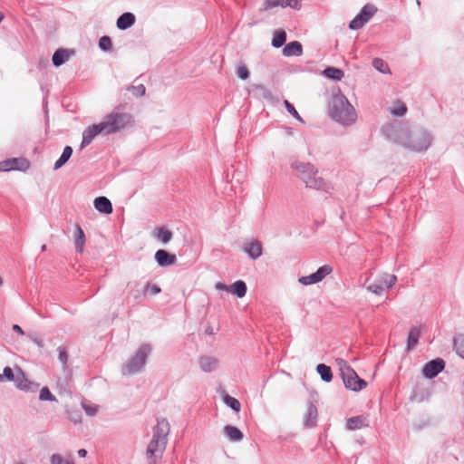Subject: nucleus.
Segmentation results:
<instances>
[{
  "instance_id": "1",
  "label": "nucleus",
  "mask_w": 464,
  "mask_h": 464,
  "mask_svg": "<svg viewBox=\"0 0 464 464\" xmlns=\"http://www.w3.org/2000/svg\"><path fill=\"white\" fill-rule=\"evenodd\" d=\"M386 139L412 152L427 151L433 144L434 137L421 126H411L402 121H393L382 127Z\"/></svg>"
},
{
  "instance_id": "2",
  "label": "nucleus",
  "mask_w": 464,
  "mask_h": 464,
  "mask_svg": "<svg viewBox=\"0 0 464 464\" xmlns=\"http://www.w3.org/2000/svg\"><path fill=\"white\" fill-rule=\"evenodd\" d=\"M328 111L331 119L343 126H350L357 120L355 109L340 91L332 95Z\"/></svg>"
},
{
  "instance_id": "3",
  "label": "nucleus",
  "mask_w": 464,
  "mask_h": 464,
  "mask_svg": "<svg viewBox=\"0 0 464 464\" xmlns=\"http://www.w3.org/2000/svg\"><path fill=\"white\" fill-rule=\"evenodd\" d=\"M169 432V422L166 420H158L146 450L149 464H157V460L162 457L168 443Z\"/></svg>"
},
{
  "instance_id": "4",
  "label": "nucleus",
  "mask_w": 464,
  "mask_h": 464,
  "mask_svg": "<svg viewBox=\"0 0 464 464\" xmlns=\"http://www.w3.org/2000/svg\"><path fill=\"white\" fill-rule=\"evenodd\" d=\"M297 176L306 187L329 193L333 189L331 183L318 176V169L311 163L295 160L291 164Z\"/></svg>"
},
{
  "instance_id": "5",
  "label": "nucleus",
  "mask_w": 464,
  "mask_h": 464,
  "mask_svg": "<svg viewBox=\"0 0 464 464\" xmlns=\"http://www.w3.org/2000/svg\"><path fill=\"white\" fill-rule=\"evenodd\" d=\"M131 123L132 116L130 114L116 110L105 115L103 120L100 122L104 135L119 132L131 125Z\"/></svg>"
},
{
  "instance_id": "6",
  "label": "nucleus",
  "mask_w": 464,
  "mask_h": 464,
  "mask_svg": "<svg viewBox=\"0 0 464 464\" xmlns=\"http://www.w3.org/2000/svg\"><path fill=\"white\" fill-rule=\"evenodd\" d=\"M335 362L339 368L343 384L346 389L359 392L367 386V382L361 379L356 372L343 358H337Z\"/></svg>"
},
{
  "instance_id": "7",
  "label": "nucleus",
  "mask_w": 464,
  "mask_h": 464,
  "mask_svg": "<svg viewBox=\"0 0 464 464\" xmlns=\"http://www.w3.org/2000/svg\"><path fill=\"white\" fill-rule=\"evenodd\" d=\"M151 352V346L148 343L141 344L134 354L122 366L123 375H131L141 372L146 364L147 358Z\"/></svg>"
},
{
  "instance_id": "8",
  "label": "nucleus",
  "mask_w": 464,
  "mask_h": 464,
  "mask_svg": "<svg viewBox=\"0 0 464 464\" xmlns=\"http://www.w3.org/2000/svg\"><path fill=\"white\" fill-rule=\"evenodd\" d=\"M396 281V276L384 273L378 276L372 283L367 285L366 289L369 292L380 295L385 289L392 288Z\"/></svg>"
},
{
  "instance_id": "9",
  "label": "nucleus",
  "mask_w": 464,
  "mask_h": 464,
  "mask_svg": "<svg viewBox=\"0 0 464 464\" xmlns=\"http://www.w3.org/2000/svg\"><path fill=\"white\" fill-rule=\"evenodd\" d=\"M377 11L378 8L374 5L366 4L359 14L349 23V28L354 31L362 28Z\"/></svg>"
},
{
  "instance_id": "10",
  "label": "nucleus",
  "mask_w": 464,
  "mask_h": 464,
  "mask_svg": "<svg viewBox=\"0 0 464 464\" xmlns=\"http://www.w3.org/2000/svg\"><path fill=\"white\" fill-rule=\"evenodd\" d=\"M333 268L329 265H324L317 269L316 272L299 277L298 282L303 285H310L321 282L325 276L330 275Z\"/></svg>"
},
{
  "instance_id": "11",
  "label": "nucleus",
  "mask_w": 464,
  "mask_h": 464,
  "mask_svg": "<svg viewBox=\"0 0 464 464\" xmlns=\"http://www.w3.org/2000/svg\"><path fill=\"white\" fill-rule=\"evenodd\" d=\"M445 367V362L437 358L427 362L422 368V374L425 378L432 379L436 377Z\"/></svg>"
},
{
  "instance_id": "12",
  "label": "nucleus",
  "mask_w": 464,
  "mask_h": 464,
  "mask_svg": "<svg viewBox=\"0 0 464 464\" xmlns=\"http://www.w3.org/2000/svg\"><path fill=\"white\" fill-rule=\"evenodd\" d=\"M275 7H290L295 10H299L301 5L299 0H265L261 10L267 11Z\"/></svg>"
},
{
  "instance_id": "13",
  "label": "nucleus",
  "mask_w": 464,
  "mask_h": 464,
  "mask_svg": "<svg viewBox=\"0 0 464 464\" xmlns=\"http://www.w3.org/2000/svg\"><path fill=\"white\" fill-rule=\"evenodd\" d=\"M226 179L231 184V188L237 185L242 184L246 180L245 166H239L237 169H234V166H232L231 169H227V171Z\"/></svg>"
},
{
  "instance_id": "14",
  "label": "nucleus",
  "mask_w": 464,
  "mask_h": 464,
  "mask_svg": "<svg viewBox=\"0 0 464 464\" xmlns=\"http://www.w3.org/2000/svg\"><path fill=\"white\" fill-rule=\"evenodd\" d=\"M243 250L253 260H256L263 254L262 243L256 239H251L244 243Z\"/></svg>"
},
{
  "instance_id": "15",
  "label": "nucleus",
  "mask_w": 464,
  "mask_h": 464,
  "mask_svg": "<svg viewBox=\"0 0 464 464\" xmlns=\"http://www.w3.org/2000/svg\"><path fill=\"white\" fill-rule=\"evenodd\" d=\"M199 368L204 372H212L219 366V360L212 355H201L198 360Z\"/></svg>"
},
{
  "instance_id": "16",
  "label": "nucleus",
  "mask_w": 464,
  "mask_h": 464,
  "mask_svg": "<svg viewBox=\"0 0 464 464\" xmlns=\"http://www.w3.org/2000/svg\"><path fill=\"white\" fill-rule=\"evenodd\" d=\"M98 134H103V130H102L100 123L92 124L87 127L82 132V140L81 143V148H84L85 146L92 143V141Z\"/></svg>"
},
{
  "instance_id": "17",
  "label": "nucleus",
  "mask_w": 464,
  "mask_h": 464,
  "mask_svg": "<svg viewBox=\"0 0 464 464\" xmlns=\"http://www.w3.org/2000/svg\"><path fill=\"white\" fill-rule=\"evenodd\" d=\"M73 54V50L60 48L56 50L53 55V63L55 67H59L65 63L69 60L70 56Z\"/></svg>"
},
{
  "instance_id": "18",
  "label": "nucleus",
  "mask_w": 464,
  "mask_h": 464,
  "mask_svg": "<svg viewBox=\"0 0 464 464\" xmlns=\"http://www.w3.org/2000/svg\"><path fill=\"white\" fill-rule=\"evenodd\" d=\"M155 260L160 266H169L174 265L177 261L176 256L160 249L155 253Z\"/></svg>"
},
{
  "instance_id": "19",
  "label": "nucleus",
  "mask_w": 464,
  "mask_h": 464,
  "mask_svg": "<svg viewBox=\"0 0 464 464\" xmlns=\"http://www.w3.org/2000/svg\"><path fill=\"white\" fill-rule=\"evenodd\" d=\"M135 15L132 13L126 12L118 17L116 24L120 30H127L135 24Z\"/></svg>"
},
{
  "instance_id": "20",
  "label": "nucleus",
  "mask_w": 464,
  "mask_h": 464,
  "mask_svg": "<svg viewBox=\"0 0 464 464\" xmlns=\"http://www.w3.org/2000/svg\"><path fill=\"white\" fill-rule=\"evenodd\" d=\"M303 53L302 44L297 41H293L286 44L283 49L285 56H300Z\"/></svg>"
},
{
  "instance_id": "21",
  "label": "nucleus",
  "mask_w": 464,
  "mask_h": 464,
  "mask_svg": "<svg viewBox=\"0 0 464 464\" xmlns=\"http://www.w3.org/2000/svg\"><path fill=\"white\" fill-rule=\"evenodd\" d=\"M86 238L83 230L80 227V225H75V230L73 234V242L77 251L82 253L83 251V246L85 244Z\"/></svg>"
},
{
  "instance_id": "22",
  "label": "nucleus",
  "mask_w": 464,
  "mask_h": 464,
  "mask_svg": "<svg viewBox=\"0 0 464 464\" xmlns=\"http://www.w3.org/2000/svg\"><path fill=\"white\" fill-rule=\"evenodd\" d=\"M317 420V409L313 403H309L307 407V411L304 416V426L305 427H314L316 424Z\"/></svg>"
},
{
  "instance_id": "23",
  "label": "nucleus",
  "mask_w": 464,
  "mask_h": 464,
  "mask_svg": "<svg viewBox=\"0 0 464 464\" xmlns=\"http://www.w3.org/2000/svg\"><path fill=\"white\" fill-rule=\"evenodd\" d=\"M368 426V421L365 417L355 416L347 420L346 427L350 430H359L362 427Z\"/></svg>"
},
{
  "instance_id": "24",
  "label": "nucleus",
  "mask_w": 464,
  "mask_h": 464,
  "mask_svg": "<svg viewBox=\"0 0 464 464\" xmlns=\"http://www.w3.org/2000/svg\"><path fill=\"white\" fill-rule=\"evenodd\" d=\"M224 433L231 441H240L244 437L242 431L238 428L231 425H226L224 427Z\"/></svg>"
},
{
  "instance_id": "25",
  "label": "nucleus",
  "mask_w": 464,
  "mask_h": 464,
  "mask_svg": "<svg viewBox=\"0 0 464 464\" xmlns=\"http://www.w3.org/2000/svg\"><path fill=\"white\" fill-rule=\"evenodd\" d=\"M252 88L255 96L266 101L274 100L272 92L263 84H253Z\"/></svg>"
},
{
  "instance_id": "26",
  "label": "nucleus",
  "mask_w": 464,
  "mask_h": 464,
  "mask_svg": "<svg viewBox=\"0 0 464 464\" xmlns=\"http://www.w3.org/2000/svg\"><path fill=\"white\" fill-rule=\"evenodd\" d=\"M323 75L328 79L341 81L344 76V72L339 68L327 67L323 71Z\"/></svg>"
},
{
  "instance_id": "27",
  "label": "nucleus",
  "mask_w": 464,
  "mask_h": 464,
  "mask_svg": "<svg viewBox=\"0 0 464 464\" xmlns=\"http://www.w3.org/2000/svg\"><path fill=\"white\" fill-rule=\"evenodd\" d=\"M72 148L71 146H65L62 155L60 158L55 161L53 169L56 170L60 168H62L71 158L72 154Z\"/></svg>"
},
{
  "instance_id": "28",
  "label": "nucleus",
  "mask_w": 464,
  "mask_h": 464,
  "mask_svg": "<svg viewBox=\"0 0 464 464\" xmlns=\"http://www.w3.org/2000/svg\"><path fill=\"white\" fill-rule=\"evenodd\" d=\"M420 336V329L418 327H412L408 334V340H407V349L411 350L412 349L419 341V338Z\"/></svg>"
},
{
  "instance_id": "29",
  "label": "nucleus",
  "mask_w": 464,
  "mask_h": 464,
  "mask_svg": "<svg viewBox=\"0 0 464 464\" xmlns=\"http://www.w3.org/2000/svg\"><path fill=\"white\" fill-rule=\"evenodd\" d=\"M246 285L244 281L242 280H238V281H236L231 286H230V291L235 295H237V297L239 298H242L246 295Z\"/></svg>"
},
{
  "instance_id": "30",
  "label": "nucleus",
  "mask_w": 464,
  "mask_h": 464,
  "mask_svg": "<svg viewBox=\"0 0 464 464\" xmlns=\"http://www.w3.org/2000/svg\"><path fill=\"white\" fill-rule=\"evenodd\" d=\"M153 235L158 240L164 244L169 242L172 238V233L165 227H159L155 229L153 231Z\"/></svg>"
},
{
  "instance_id": "31",
  "label": "nucleus",
  "mask_w": 464,
  "mask_h": 464,
  "mask_svg": "<svg viewBox=\"0 0 464 464\" xmlns=\"http://www.w3.org/2000/svg\"><path fill=\"white\" fill-rule=\"evenodd\" d=\"M316 371L324 382H330L332 381L333 372L329 366L320 363L317 365Z\"/></svg>"
},
{
  "instance_id": "32",
  "label": "nucleus",
  "mask_w": 464,
  "mask_h": 464,
  "mask_svg": "<svg viewBox=\"0 0 464 464\" xmlns=\"http://www.w3.org/2000/svg\"><path fill=\"white\" fill-rule=\"evenodd\" d=\"M453 345L457 354L464 359V334H457L453 339Z\"/></svg>"
},
{
  "instance_id": "33",
  "label": "nucleus",
  "mask_w": 464,
  "mask_h": 464,
  "mask_svg": "<svg viewBox=\"0 0 464 464\" xmlns=\"http://www.w3.org/2000/svg\"><path fill=\"white\" fill-rule=\"evenodd\" d=\"M286 41V33L283 30L276 31L272 39V45L275 48L282 47Z\"/></svg>"
},
{
  "instance_id": "34",
  "label": "nucleus",
  "mask_w": 464,
  "mask_h": 464,
  "mask_svg": "<svg viewBox=\"0 0 464 464\" xmlns=\"http://www.w3.org/2000/svg\"><path fill=\"white\" fill-rule=\"evenodd\" d=\"M223 401H224V403L231 408L233 411H235L236 412H238L240 411V409H241V404L239 402V401L228 394H226L224 397H223Z\"/></svg>"
},
{
  "instance_id": "35",
  "label": "nucleus",
  "mask_w": 464,
  "mask_h": 464,
  "mask_svg": "<svg viewBox=\"0 0 464 464\" xmlns=\"http://www.w3.org/2000/svg\"><path fill=\"white\" fill-rule=\"evenodd\" d=\"M372 66L382 73H390L388 63L381 58H374L372 61Z\"/></svg>"
},
{
  "instance_id": "36",
  "label": "nucleus",
  "mask_w": 464,
  "mask_h": 464,
  "mask_svg": "<svg viewBox=\"0 0 464 464\" xmlns=\"http://www.w3.org/2000/svg\"><path fill=\"white\" fill-rule=\"evenodd\" d=\"M13 170H25L29 168V161L24 159H11Z\"/></svg>"
},
{
  "instance_id": "37",
  "label": "nucleus",
  "mask_w": 464,
  "mask_h": 464,
  "mask_svg": "<svg viewBox=\"0 0 464 464\" xmlns=\"http://www.w3.org/2000/svg\"><path fill=\"white\" fill-rule=\"evenodd\" d=\"M50 464H74V461L72 459H64L61 454L54 453L50 457Z\"/></svg>"
},
{
  "instance_id": "38",
  "label": "nucleus",
  "mask_w": 464,
  "mask_h": 464,
  "mask_svg": "<svg viewBox=\"0 0 464 464\" xmlns=\"http://www.w3.org/2000/svg\"><path fill=\"white\" fill-rule=\"evenodd\" d=\"M127 90L130 92L135 97H141L145 95L146 92V88L143 84H139L136 86L130 85L127 88Z\"/></svg>"
},
{
  "instance_id": "39",
  "label": "nucleus",
  "mask_w": 464,
  "mask_h": 464,
  "mask_svg": "<svg viewBox=\"0 0 464 464\" xmlns=\"http://www.w3.org/2000/svg\"><path fill=\"white\" fill-rule=\"evenodd\" d=\"M99 47L105 52L111 51L112 48L111 39L107 35L102 36L99 40Z\"/></svg>"
},
{
  "instance_id": "40",
  "label": "nucleus",
  "mask_w": 464,
  "mask_h": 464,
  "mask_svg": "<svg viewBox=\"0 0 464 464\" xmlns=\"http://www.w3.org/2000/svg\"><path fill=\"white\" fill-rule=\"evenodd\" d=\"M284 104H285V107L286 109V111L293 116L295 117L297 121H301V122H304V120L303 118L299 115L298 111L295 110V108L294 107V105L292 103H290L287 100H285L284 102Z\"/></svg>"
},
{
  "instance_id": "41",
  "label": "nucleus",
  "mask_w": 464,
  "mask_h": 464,
  "mask_svg": "<svg viewBox=\"0 0 464 464\" xmlns=\"http://www.w3.org/2000/svg\"><path fill=\"white\" fill-rule=\"evenodd\" d=\"M39 399L41 401H56V398L51 393L47 387L42 388V390L40 391Z\"/></svg>"
},
{
  "instance_id": "42",
  "label": "nucleus",
  "mask_w": 464,
  "mask_h": 464,
  "mask_svg": "<svg viewBox=\"0 0 464 464\" xmlns=\"http://www.w3.org/2000/svg\"><path fill=\"white\" fill-rule=\"evenodd\" d=\"M407 111V107L401 102H398L397 106L392 109L391 112L393 116L401 117Z\"/></svg>"
},
{
  "instance_id": "43",
  "label": "nucleus",
  "mask_w": 464,
  "mask_h": 464,
  "mask_svg": "<svg viewBox=\"0 0 464 464\" xmlns=\"http://www.w3.org/2000/svg\"><path fill=\"white\" fill-rule=\"evenodd\" d=\"M237 74L241 80H246L249 77V71L245 64L241 63L237 66Z\"/></svg>"
},
{
  "instance_id": "44",
  "label": "nucleus",
  "mask_w": 464,
  "mask_h": 464,
  "mask_svg": "<svg viewBox=\"0 0 464 464\" xmlns=\"http://www.w3.org/2000/svg\"><path fill=\"white\" fill-rule=\"evenodd\" d=\"M14 380V373L10 367H5L3 371V373L0 374V382L5 381H13Z\"/></svg>"
},
{
  "instance_id": "45",
  "label": "nucleus",
  "mask_w": 464,
  "mask_h": 464,
  "mask_svg": "<svg viewBox=\"0 0 464 464\" xmlns=\"http://www.w3.org/2000/svg\"><path fill=\"white\" fill-rule=\"evenodd\" d=\"M57 350H58V360L61 362V363L63 366H66L67 362H68V354H67L65 348L60 346V347H58Z\"/></svg>"
},
{
  "instance_id": "46",
  "label": "nucleus",
  "mask_w": 464,
  "mask_h": 464,
  "mask_svg": "<svg viewBox=\"0 0 464 464\" xmlns=\"http://www.w3.org/2000/svg\"><path fill=\"white\" fill-rule=\"evenodd\" d=\"M82 408H83L84 411L86 412V414H87L88 416L92 417V416H94V415L97 413V411H98V408H97V406H95V405H90V404H87L86 402H82Z\"/></svg>"
},
{
  "instance_id": "47",
  "label": "nucleus",
  "mask_w": 464,
  "mask_h": 464,
  "mask_svg": "<svg viewBox=\"0 0 464 464\" xmlns=\"http://www.w3.org/2000/svg\"><path fill=\"white\" fill-rule=\"evenodd\" d=\"M28 337L30 340L35 343L38 347L43 348L44 346V340L42 336L38 334H29Z\"/></svg>"
},
{
  "instance_id": "48",
  "label": "nucleus",
  "mask_w": 464,
  "mask_h": 464,
  "mask_svg": "<svg viewBox=\"0 0 464 464\" xmlns=\"http://www.w3.org/2000/svg\"><path fill=\"white\" fill-rule=\"evenodd\" d=\"M146 292L149 293L151 295H158L161 292V289L160 286L154 284H147L146 285Z\"/></svg>"
},
{
  "instance_id": "49",
  "label": "nucleus",
  "mask_w": 464,
  "mask_h": 464,
  "mask_svg": "<svg viewBox=\"0 0 464 464\" xmlns=\"http://www.w3.org/2000/svg\"><path fill=\"white\" fill-rule=\"evenodd\" d=\"M94 207L102 214H110L112 212V205H94Z\"/></svg>"
},
{
  "instance_id": "50",
  "label": "nucleus",
  "mask_w": 464,
  "mask_h": 464,
  "mask_svg": "<svg viewBox=\"0 0 464 464\" xmlns=\"http://www.w3.org/2000/svg\"><path fill=\"white\" fill-rule=\"evenodd\" d=\"M13 170V165L11 159L3 160L0 162V171H10Z\"/></svg>"
},
{
  "instance_id": "51",
  "label": "nucleus",
  "mask_w": 464,
  "mask_h": 464,
  "mask_svg": "<svg viewBox=\"0 0 464 464\" xmlns=\"http://www.w3.org/2000/svg\"><path fill=\"white\" fill-rule=\"evenodd\" d=\"M92 203H111V202L108 198H106L104 196H100V197H97L96 198H94Z\"/></svg>"
},
{
  "instance_id": "52",
  "label": "nucleus",
  "mask_w": 464,
  "mask_h": 464,
  "mask_svg": "<svg viewBox=\"0 0 464 464\" xmlns=\"http://www.w3.org/2000/svg\"><path fill=\"white\" fill-rule=\"evenodd\" d=\"M216 288L218 290H221V291H227V292L230 291V287L221 282H218L216 284Z\"/></svg>"
},
{
  "instance_id": "53",
  "label": "nucleus",
  "mask_w": 464,
  "mask_h": 464,
  "mask_svg": "<svg viewBox=\"0 0 464 464\" xmlns=\"http://www.w3.org/2000/svg\"><path fill=\"white\" fill-rule=\"evenodd\" d=\"M12 329H13L14 332H16V333H18L19 334H21V335H24V330H23V329H22L18 324H14V325L12 326Z\"/></svg>"
},
{
  "instance_id": "54",
  "label": "nucleus",
  "mask_w": 464,
  "mask_h": 464,
  "mask_svg": "<svg viewBox=\"0 0 464 464\" xmlns=\"http://www.w3.org/2000/svg\"><path fill=\"white\" fill-rule=\"evenodd\" d=\"M77 454L80 458H84L87 455V450L84 449H81L77 451Z\"/></svg>"
},
{
  "instance_id": "55",
  "label": "nucleus",
  "mask_w": 464,
  "mask_h": 464,
  "mask_svg": "<svg viewBox=\"0 0 464 464\" xmlns=\"http://www.w3.org/2000/svg\"><path fill=\"white\" fill-rule=\"evenodd\" d=\"M70 420H71L72 421H73L74 423H77V422H79V421H80V416H79V415H76V416H71V417H70Z\"/></svg>"
},
{
  "instance_id": "56",
  "label": "nucleus",
  "mask_w": 464,
  "mask_h": 464,
  "mask_svg": "<svg viewBox=\"0 0 464 464\" xmlns=\"http://www.w3.org/2000/svg\"><path fill=\"white\" fill-rule=\"evenodd\" d=\"M206 333H207V334H213V331H212V329H211V328H208V329L206 330Z\"/></svg>"
},
{
  "instance_id": "57",
  "label": "nucleus",
  "mask_w": 464,
  "mask_h": 464,
  "mask_svg": "<svg viewBox=\"0 0 464 464\" xmlns=\"http://www.w3.org/2000/svg\"><path fill=\"white\" fill-rule=\"evenodd\" d=\"M41 250H42V251H45V250H46V245H43V246H41Z\"/></svg>"
},
{
  "instance_id": "58",
  "label": "nucleus",
  "mask_w": 464,
  "mask_h": 464,
  "mask_svg": "<svg viewBox=\"0 0 464 464\" xmlns=\"http://www.w3.org/2000/svg\"><path fill=\"white\" fill-rule=\"evenodd\" d=\"M4 17H5L4 14L2 13H0V23L3 21Z\"/></svg>"
},
{
  "instance_id": "59",
  "label": "nucleus",
  "mask_w": 464,
  "mask_h": 464,
  "mask_svg": "<svg viewBox=\"0 0 464 464\" xmlns=\"http://www.w3.org/2000/svg\"><path fill=\"white\" fill-rule=\"evenodd\" d=\"M3 283H4L3 278L0 276V286L3 285Z\"/></svg>"
},
{
  "instance_id": "60",
  "label": "nucleus",
  "mask_w": 464,
  "mask_h": 464,
  "mask_svg": "<svg viewBox=\"0 0 464 464\" xmlns=\"http://www.w3.org/2000/svg\"><path fill=\"white\" fill-rule=\"evenodd\" d=\"M417 5L420 6V0H417Z\"/></svg>"
},
{
  "instance_id": "61",
  "label": "nucleus",
  "mask_w": 464,
  "mask_h": 464,
  "mask_svg": "<svg viewBox=\"0 0 464 464\" xmlns=\"http://www.w3.org/2000/svg\"><path fill=\"white\" fill-rule=\"evenodd\" d=\"M463 386H464V380H463Z\"/></svg>"
}]
</instances>
